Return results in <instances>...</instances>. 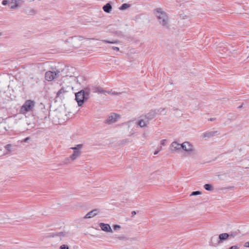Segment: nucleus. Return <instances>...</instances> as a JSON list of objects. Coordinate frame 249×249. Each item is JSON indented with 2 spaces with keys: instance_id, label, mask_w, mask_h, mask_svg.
<instances>
[{
  "instance_id": "obj_1",
  "label": "nucleus",
  "mask_w": 249,
  "mask_h": 249,
  "mask_svg": "<svg viewBox=\"0 0 249 249\" xmlns=\"http://www.w3.org/2000/svg\"><path fill=\"white\" fill-rule=\"evenodd\" d=\"M154 14L157 17L158 22L162 27L169 29V17L166 12L161 8H159L154 10Z\"/></svg>"
},
{
  "instance_id": "obj_2",
  "label": "nucleus",
  "mask_w": 249,
  "mask_h": 249,
  "mask_svg": "<svg viewBox=\"0 0 249 249\" xmlns=\"http://www.w3.org/2000/svg\"><path fill=\"white\" fill-rule=\"evenodd\" d=\"M35 106V102L31 100H26L20 109L21 114H25L28 112L32 111Z\"/></svg>"
},
{
  "instance_id": "obj_3",
  "label": "nucleus",
  "mask_w": 249,
  "mask_h": 249,
  "mask_svg": "<svg viewBox=\"0 0 249 249\" xmlns=\"http://www.w3.org/2000/svg\"><path fill=\"white\" fill-rule=\"evenodd\" d=\"M83 144H79L76 145L74 147L71 148V149H72L73 151V154L71 155L70 156V158L71 161L75 160L77 158L80 156L82 154V151L81 150L83 148Z\"/></svg>"
},
{
  "instance_id": "obj_4",
  "label": "nucleus",
  "mask_w": 249,
  "mask_h": 249,
  "mask_svg": "<svg viewBox=\"0 0 249 249\" xmlns=\"http://www.w3.org/2000/svg\"><path fill=\"white\" fill-rule=\"evenodd\" d=\"M181 146L187 153L188 155L192 156L195 154V149L190 142H185L181 144Z\"/></svg>"
},
{
  "instance_id": "obj_5",
  "label": "nucleus",
  "mask_w": 249,
  "mask_h": 249,
  "mask_svg": "<svg viewBox=\"0 0 249 249\" xmlns=\"http://www.w3.org/2000/svg\"><path fill=\"white\" fill-rule=\"evenodd\" d=\"M60 71H47L45 74V79L48 81H51L53 79L59 76Z\"/></svg>"
},
{
  "instance_id": "obj_6",
  "label": "nucleus",
  "mask_w": 249,
  "mask_h": 249,
  "mask_svg": "<svg viewBox=\"0 0 249 249\" xmlns=\"http://www.w3.org/2000/svg\"><path fill=\"white\" fill-rule=\"evenodd\" d=\"M84 92L80 90L75 93V100H76L79 106H82L85 101L88 100L84 95Z\"/></svg>"
},
{
  "instance_id": "obj_7",
  "label": "nucleus",
  "mask_w": 249,
  "mask_h": 249,
  "mask_svg": "<svg viewBox=\"0 0 249 249\" xmlns=\"http://www.w3.org/2000/svg\"><path fill=\"white\" fill-rule=\"evenodd\" d=\"M71 39L72 46L75 48H78L81 45V41L85 38L82 36H74L71 37Z\"/></svg>"
},
{
  "instance_id": "obj_8",
  "label": "nucleus",
  "mask_w": 249,
  "mask_h": 249,
  "mask_svg": "<svg viewBox=\"0 0 249 249\" xmlns=\"http://www.w3.org/2000/svg\"><path fill=\"white\" fill-rule=\"evenodd\" d=\"M119 117V115H118L116 113H112L108 116L107 119L105 121V123L107 124H112L116 122L118 118Z\"/></svg>"
},
{
  "instance_id": "obj_9",
  "label": "nucleus",
  "mask_w": 249,
  "mask_h": 249,
  "mask_svg": "<svg viewBox=\"0 0 249 249\" xmlns=\"http://www.w3.org/2000/svg\"><path fill=\"white\" fill-rule=\"evenodd\" d=\"M21 0H9V7L11 9L17 8Z\"/></svg>"
},
{
  "instance_id": "obj_10",
  "label": "nucleus",
  "mask_w": 249,
  "mask_h": 249,
  "mask_svg": "<svg viewBox=\"0 0 249 249\" xmlns=\"http://www.w3.org/2000/svg\"><path fill=\"white\" fill-rule=\"evenodd\" d=\"M99 226L101 228V230L103 231H105L106 232H112V230L110 225L108 224L100 223L99 224Z\"/></svg>"
},
{
  "instance_id": "obj_11",
  "label": "nucleus",
  "mask_w": 249,
  "mask_h": 249,
  "mask_svg": "<svg viewBox=\"0 0 249 249\" xmlns=\"http://www.w3.org/2000/svg\"><path fill=\"white\" fill-rule=\"evenodd\" d=\"M99 211L98 209H94L89 212L85 216L84 218H90L96 215Z\"/></svg>"
},
{
  "instance_id": "obj_12",
  "label": "nucleus",
  "mask_w": 249,
  "mask_h": 249,
  "mask_svg": "<svg viewBox=\"0 0 249 249\" xmlns=\"http://www.w3.org/2000/svg\"><path fill=\"white\" fill-rule=\"evenodd\" d=\"M181 148V144H179L177 142H174L171 144V151H175L180 149Z\"/></svg>"
},
{
  "instance_id": "obj_13",
  "label": "nucleus",
  "mask_w": 249,
  "mask_h": 249,
  "mask_svg": "<svg viewBox=\"0 0 249 249\" xmlns=\"http://www.w3.org/2000/svg\"><path fill=\"white\" fill-rule=\"evenodd\" d=\"M229 238V233H223L220 234L219 235L218 240L217 241L218 243H220L222 242L224 240H225Z\"/></svg>"
},
{
  "instance_id": "obj_14",
  "label": "nucleus",
  "mask_w": 249,
  "mask_h": 249,
  "mask_svg": "<svg viewBox=\"0 0 249 249\" xmlns=\"http://www.w3.org/2000/svg\"><path fill=\"white\" fill-rule=\"evenodd\" d=\"M156 111H151L149 113H148L147 114L145 115V118L147 119L148 122L153 119L154 117H155L156 115Z\"/></svg>"
},
{
  "instance_id": "obj_15",
  "label": "nucleus",
  "mask_w": 249,
  "mask_h": 249,
  "mask_svg": "<svg viewBox=\"0 0 249 249\" xmlns=\"http://www.w3.org/2000/svg\"><path fill=\"white\" fill-rule=\"evenodd\" d=\"M91 89V91L94 93L98 92L99 93H103L105 92L104 89L100 87L92 86Z\"/></svg>"
},
{
  "instance_id": "obj_16",
  "label": "nucleus",
  "mask_w": 249,
  "mask_h": 249,
  "mask_svg": "<svg viewBox=\"0 0 249 249\" xmlns=\"http://www.w3.org/2000/svg\"><path fill=\"white\" fill-rule=\"evenodd\" d=\"M112 7L111 4L108 2L104 5L103 7V10L104 11L107 13H109L111 11Z\"/></svg>"
},
{
  "instance_id": "obj_17",
  "label": "nucleus",
  "mask_w": 249,
  "mask_h": 249,
  "mask_svg": "<svg viewBox=\"0 0 249 249\" xmlns=\"http://www.w3.org/2000/svg\"><path fill=\"white\" fill-rule=\"evenodd\" d=\"M81 91L84 92L83 93L84 94L85 96L88 100L89 98L90 93V92H92L91 88L87 87L81 90Z\"/></svg>"
},
{
  "instance_id": "obj_18",
  "label": "nucleus",
  "mask_w": 249,
  "mask_h": 249,
  "mask_svg": "<svg viewBox=\"0 0 249 249\" xmlns=\"http://www.w3.org/2000/svg\"><path fill=\"white\" fill-rule=\"evenodd\" d=\"M218 134L217 131L207 132L203 134V137L204 138H211L213 137L215 135Z\"/></svg>"
},
{
  "instance_id": "obj_19",
  "label": "nucleus",
  "mask_w": 249,
  "mask_h": 249,
  "mask_svg": "<svg viewBox=\"0 0 249 249\" xmlns=\"http://www.w3.org/2000/svg\"><path fill=\"white\" fill-rule=\"evenodd\" d=\"M149 123L148 121H144L143 120H141L139 121L138 123V124L141 127H143L147 126V124Z\"/></svg>"
},
{
  "instance_id": "obj_20",
  "label": "nucleus",
  "mask_w": 249,
  "mask_h": 249,
  "mask_svg": "<svg viewBox=\"0 0 249 249\" xmlns=\"http://www.w3.org/2000/svg\"><path fill=\"white\" fill-rule=\"evenodd\" d=\"M130 7V4L127 3H124L120 7L119 9L121 10H124L127 8H129Z\"/></svg>"
},
{
  "instance_id": "obj_21",
  "label": "nucleus",
  "mask_w": 249,
  "mask_h": 249,
  "mask_svg": "<svg viewBox=\"0 0 249 249\" xmlns=\"http://www.w3.org/2000/svg\"><path fill=\"white\" fill-rule=\"evenodd\" d=\"M204 188L207 191H211L213 190V186L210 184H206L204 186Z\"/></svg>"
},
{
  "instance_id": "obj_22",
  "label": "nucleus",
  "mask_w": 249,
  "mask_h": 249,
  "mask_svg": "<svg viewBox=\"0 0 249 249\" xmlns=\"http://www.w3.org/2000/svg\"><path fill=\"white\" fill-rule=\"evenodd\" d=\"M54 235L64 237V236H66V233L64 232H56L55 233V234Z\"/></svg>"
},
{
  "instance_id": "obj_23",
  "label": "nucleus",
  "mask_w": 249,
  "mask_h": 249,
  "mask_svg": "<svg viewBox=\"0 0 249 249\" xmlns=\"http://www.w3.org/2000/svg\"><path fill=\"white\" fill-rule=\"evenodd\" d=\"M103 42L107 43H111V44H115L118 42L117 40H113V41H108L107 40H102Z\"/></svg>"
},
{
  "instance_id": "obj_24",
  "label": "nucleus",
  "mask_w": 249,
  "mask_h": 249,
  "mask_svg": "<svg viewBox=\"0 0 249 249\" xmlns=\"http://www.w3.org/2000/svg\"><path fill=\"white\" fill-rule=\"evenodd\" d=\"M71 160L69 157L64 160L63 161V163L65 164H69L71 162Z\"/></svg>"
},
{
  "instance_id": "obj_25",
  "label": "nucleus",
  "mask_w": 249,
  "mask_h": 249,
  "mask_svg": "<svg viewBox=\"0 0 249 249\" xmlns=\"http://www.w3.org/2000/svg\"><path fill=\"white\" fill-rule=\"evenodd\" d=\"M237 234V232H231L229 233V238H234Z\"/></svg>"
},
{
  "instance_id": "obj_26",
  "label": "nucleus",
  "mask_w": 249,
  "mask_h": 249,
  "mask_svg": "<svg viewBox=\"0 0 249 249\" xmlns=\"http://www.w3.org/2000/svg\"><path fill=\"white\" fill-rule=\"evenodd\" d=\"M202 194L201 192L197 191L193 192L190 196H196L198 195H201Z\"/></svg>"
},
{
  "instance_id": "obj_27",
  "label": "nucleus",
  "mask_w": 249,
  "mask_h": 249,
  "mask_svg": "<svg viewBox=\"0 0 249 249\" xmlns=\"http://www.w3.org/2000/svg\"><path fill=\"white\" fill-rule=\"evenodd\" d=\"M11 146L12 145L11 144H8L5 146V148L8 152H10L12 151V150L11 149Z\"/></svg>"
},
{
  "instance_id": "obj_28",
  "label": "nucleus",
  "mask_w": 249,
  "mask_h": 249,
  "mask_svg": "<svg viewBox=\"0 0 249 249\" xmlns=\"http://www.w3.org/2000/svg\"><path fill=\"white\" fill-rule=\"evenodd\" d=\"M65 90L64 89L61 88L60 89L58 90V91L57 93V96H59L61 94L64 93Z\"/></svg>"
},
{
  "instance_id": "obj_29",
  "label": "nucleus",
  "mask_w": 249,
  "mask_h": 249,
  "mask_svg": "<svg viewBox=\"0 0 249 249\" xmlns=\"http://www.w3.org/2000/svg\"><path fill=\"white\" fill-rule=\"evenodd\" d=\"M60 249H69V247L67 245H62L60 247Z\"/></svg>"
},
{
  "instance_id": "obj_30",
  "label": "nucleus",
  "mask_w": 249,
  "mask_h": 249,
  "mask_svg": "<svg viewBox=\"0 0 249 249\" xmlns=\"http://www.w3.org/2000/svg\"><path fill=\"white\" fill-rule=\"evenodd\" d=\"M9 4V0H3L2 1V4L3 5H6V4Z\"/></svg>"
},
{
  "instance_id": "obj_31",
  "label": "nucleus",
  "mask_w": 249,
  "mask_h": 249,
  "mask_svg": "<svg viewBox=\"0 0 249 249\" xmlns=\"http://www.w3.org/2000/svg\"><path fill=\"white\" fill-rule=\"evenodd\" d=\"M120 228H121V227L119 225H115L113 226V229L114 230H117V229H119Z\"/></svg>"
},
{
  "instance_id": "obj_32",
  "label": "nucleus",
  "mask_w": 249,
  "mask_h": 249,
  "mask_svg": "<svg viewBox=\"0 0 249 249\" xmlns=\"http://www.w3.org/2000/svg\"><path fill=\"white\" fill-rule=\"evenodd\" d=\"M166 142V140H161V141H160V144H161V145H165V144Z\"/></svg>"
},
{
  "instance_id": "obj_33",
  "label": "nucleus",
  "mask_w": 249,
  "mask_h": 249,
  "mask_svg": "<svg viewBox=\"0 0 249 249\" xmlns=\"http://www.w3.org/2000/svg\"><path fill=\"white\" fill-rule=\"evenodd\" d=\"M112 49L115 50V51H119V48L117 47H112Z\"/></svg>"
},
{
  "instance_id": "obj_34",
  "label": "nucleus",
  "mask_w": 249,
  "mask_h": 249,
  "mask_svg": "<svg viewBox=\"0 0 249 249\" xmlns=\"http://www.w3.org/2000/svg\"><path fill=\"white\" fill-rule=\"evenodd\" d=\"M244 246L245 247L249 248V241L246 242L244 244Z\"/></svg>"
},
{
  "instance_id": "obj_35",
  "label": "nucleus",
  "mask_w": 249,
  "mask_h": 249,
  "mask_svg": "<svg viewBox=\"0 0 249 249\" xmlns=\"http://www.w3.org/2000/svg\"><path fill=\"white\" fill-rule=\"evenodd\" d=\"M164 110H165V108H159V109L158 110V112H161L163 111Z\"/></svg>"
},
{
  "instance_id": "obj_36",
  "label": "nucleus",
  "mask_w": 249,
  "mask_h": 249,
  "mask_svg": "<svg viewBox=\"0 0 249 249\" xmlns=\"http://www.w3.org/2000/svg\"><path fill=\"white\" fill-rule=\"evenodd\" d=\"M229 249H238V248L236 246H233L230 248Z\"/></svg>"
},
{
  "instance_id": "obj_37",
  "label": "nucleus",
  "mask_w": 249,
  "mask_h": 249,
  "mask_svg": "<svg viewBox=\"0 0 249 249\" xmlns=\"http://www.w3.org/2000/svg\"><path fill=\"white\" fill-rule=\"evenodd\" d=\"M30 139V137H27L24 140V142H28V141Z\"/></svg>"
},
{
  "instance_id": "obj_38",
  "label": "nucleus",
  "mask_w": 249,
  "mask_h": 249,
  "mask_svg": "<svg viewBox=\"0 0 249 249\" xmlns=\"http://www.w3.org/2000/svg\"><path fill=\"white\" fill-rule=\"evenodd\" d=\"M131 214H132V216H133L136 214V212L135 211H133L131 212Z\"/></svg>"
},
{
  "instance_id": "obj_39",
  "label": "nucleus",
  "mask_w": 249,
  "mask_h": 249,
  "mask_svg": "<svg viewBox=\"0 0 249 249\" xmlns=\"http://www.w3.org/2000/svg\"><path fill=\"white\" fill-rule=\"evenodd\" d=\"M118 238L120 240H124V239L125 237L124 236H120V237H118Z\"/></svg>"
},
{
  "instance_id": "obj_40",
  "label": "nucleus",
  "mask_w": 249,
  "mask_h": 249,
  "mask_svg": "<svg viewBox=\"0 0 249 249\" xmlns=\"http://www.w3.org/2000/svg\"><path fill=\"white\" fill-rule=\"evenodd\" d=\"M159 151H155L154 154L157 155L159 153Z\"/></svg>"
},
{
  "instance_id": "obj_41",
  "label": "nucleus",
  "mask_w": 249,
  "mask_h": 249,
  "mask_svg": "<svg viewBox=\"0 0 249 249\" xmlns=\"http://www.w3.org/2000/svg\"><path fill=\"white\" fill-rule=\"evenodd\" d=\"M113 94H118V93H116L115 92H114L112 93Z\"/></svg>"
},
{
  "instance_id": "obj_42",
  "label": "nucleus",
  "mask_w": 249,
  "mask_h": 249,
  "mask_svg": "<svg viewBox=\"0 0 249 249\" xmlns=\"http://www.w3.org/2000/svg\"><path fill=\"white\" fill-rule=\"evenodd\" d=\"M242 107V106H240L239 107V108H241Z\"/></svg>"
}]
</instances>
